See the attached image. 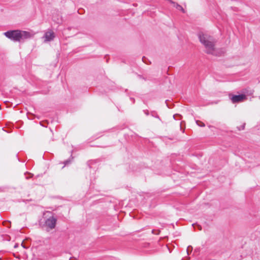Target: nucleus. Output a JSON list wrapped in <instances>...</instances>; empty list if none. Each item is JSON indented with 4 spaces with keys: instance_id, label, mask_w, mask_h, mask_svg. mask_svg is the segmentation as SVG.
Segmentation results:
<instances>
[{
    "instance_id": "4",
    "label": "nucleus",
    "mask_w": 260,
    "mask_h": 260,
    "mask_svg": "<svg viewBox=\"0 0 260 260\" xmlns=\"http://www.w3.org/2000/svg\"><path fill=\"white\" fill-rule=\"evenodd\" d=\"M55 37V34L52 30H48L45 33L43 37L45 39L44 42H47L52 41Z\"/></svg>"
},
{
    "instance_id": "8",
    "label": "nucleus",
    "mask_w": 260,
    "mask_h": 260,
    "mask_svg": "<svg viewBox=\"0 0 260 260\" xmlns=\"http://www.w3.org/2000/svg\"><path fill=\"white\" fill-rule=\"evenodd\" d=\"M196 123L198 126L201 127H204L205 126V124L202 121L200 120H197Z\"/></svg>"
},
{
    "instance_id": "7",
    "label": "nucleus",
    "mask_w": 260,
    "mask_h": 260,
    "mask_svg": "<svg viewBox=\"0 0 260 260\" xmlns=\"http://www.w3.org/2000/svg\"><path fill=\"white\" fill-rule=\"evenodd\" d=\"M170 2L174 5V6L176 7V9L184 13V10L181 6L178 5V4H176L174 2H172L171 1H170Z\"/></svg>"
},
{
    "instance_id": "6",
    "label": "nucleus",
    "mask_w": 260,
    "mask_h": 260,
    "mask_svg": "<svg viewBox=\"0 0 260 260\" xmlns=\"http://www.w3.org/2000/svg\"><path fill=\"white\" fill-rule=\"evenodd\" d=\"M253 91L252 90L245 88L242 90L241 94H244L245 96V100H247V96L253 94Z\"/></svg>"
},
{
    "instance_id": "9",
    "label": "nucleus",
    "mask_w": 260,
    "mask_h": 260,
    "mask_svg": "<svg viewBox=\"0 0 260 260\" xmlns=\"http://www.w3.org/2000/svg\"><path fill=\"white\" fill-rule=\"evenodd\" d=\"M192 250V247L191 246H189L187 248V253L188 254H189V252H191Z\"/></svg>"
},
{
    "instance_id": "3",
    "label": "nucleus",
    "mask_w": 260,
    "mask_h": 260,
    "mask_svg": "<svg viewBox=\"0 0 260 260\" xmlns=\"http://www.w3.org/2000/svg\"><path fill=\"white\" fill-rule=\"evenodd\" d=\"M56 223V219L53 216L50 217L45 221V225L50 230L54 229Z\"/></svg>"
},
{
    "instance_id": "11",
    "label": "nucleus",
    "mask_w": 260,
    "mask_h": 260,
    "mask_svg": "<svg viewBox=\"0 0 260 260\" xmlns=\"http://www.w3.org/2000/svg\"><path fill=\"white\" fill-rule=\"evenodd\" d=\"M198 227H199V230H202V228L200 225H198Z\"/></svg>"
},
{
    "instance_id": "5",
    "label": "nucleus",
    "mask_w": 260,
    "mask_h": 260,
    "mask_svg": "<svg viewBox=\"0 0 260 260\" xmlns=\"http://www.w3.org/2000/svg\"><path fill=\"white\" fill-rule=\"evenodd\" d=\"M231 100L233 103L242 102L245 101V96L244 94L234 95L231 98Z\"/></svg>"
},
{
    "instance_id": "1",
    "label": "nucleus",
    "mask_w": 260,
    "mask_h": 260,
    "mask_svg": "<svg viewBox=\"0 0 260 260\" xmlns=\"http://www.w3.org/2000/svg\"><path fill=\"white\" fill-rule=\"evenodd\" d=\"M200 42L204 45L205 52L208 54L218 55L219 52L215 47L216 41L210 35L207 33L200 32L198 34Z\"/></svg>"
},
{
    "instance_id": "10",
    "label": "nucleus",
    "mask_w": 260,
    "mask_h": 260,
    "mask_svg": "<svg viewBox=\"0 0 260 260\" xmlns=\"http://www.w3.org/2000/svg\"><path fill=\"white\" fill-rule=\"evenodd\" d=\"M21 245H22V246L23 247V248H27V247H28L25 246L23 244V243H22Z\"/></svg>"
},
{
    "instance_id": "2",
    "label": "nucleus",
    "mask_w": 260,
    "mask_h": 260,
    "mask_svg": "<svg viewBox=\"0 0 260 260\" xmlns=\"http://www.w3.org/2000/svg\"><path fill=\"white\" fill-rule=\"evenodd\" d=\"M5 36L15 42H20L32 37L29 32L19 30H10L4 33Z\"/></svg>"
}]
</instances>
